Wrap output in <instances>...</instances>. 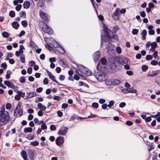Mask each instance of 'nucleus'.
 <instances>
[{
  "instance_id": "nucleus-1",
  "label": "nucleus",
  "mask_w": 160,
  "mask_h": 160,
  "mask_svg": "<svg viewBox=\"0 0 160 160\" xmlns=\"http://www.w3.org/2000/svg\"><path fill=\"white\" fill-rule=\"evenodd\" d=\"M11 117L9 113L0 114V127L4 125L7 124L11 120Z\"/></svg>"
},
{
  "instance_id": "nucleus-2",
  "label": "nucleus",
  "mask_w": 160,
  "mask_h": 160,
  "mask_svg": "<svg viewBox=\"0 0 160 160\" xmlns=\"http://www.w3.org/2000/svg\"><path fill=\"white\" fill-rule=\"evenodd\" d=\"M103 30L105 33L104 37L106 38V39L104 40L105 42H108L110 39L113 42H116L118 41V36L116 35L113 34L112 37L110 36L107 28H104Z\"/></svg>"
},
{
  "instance_id": "nucleus-3",
  "label": "nucleus",
  "mask_w": 160,
  "mask_h": 160,
  "mask_svg": "<svg viewBox=\"0 0 160 160\" xmlns=\"http://www.w3.org/2000/svg\"><path fill=\"white\" fill-rule=\"evenodd\" d=\"M39 27L45 33L51 34L52 32L51 29L43 21H41L39 23Z\"/></svg>"
},
{
  "instance_id": "nucleus-4",
  "label": "nucleus",
  "mask_w": 160,
  "mask_h": 160,
  "mask_svg": "<svg viewBox=\"0 0 160 160\" xmlns=\"http://www.w3.org/2000/svg\"><path fill=\"white\" fill-rule=\"evenodd\" d=\"M78 68L79 71L81 73L84 74L87 76H90L92 74V72L90 70L84 67L82 65L79 66Z\"/></svg>"
},
{
  "instance_id": "nucleus-5",
  "label": "nucleus",
  "mask_w": 160,
  "mask_h": 160,
  "mask_svg": "<svg viewBox=\"0 0 160 160\" xmlns=\"http://www.w3.org/2000/svg\"><path fill=\"white\" fill-rule=\"evenodd\" d=\"M20 107L21 105L20 104V102H19L14 111V116L17 117L18 114L19 117L22 115L23 114V110L22 109H20Z\"/></svg>"
},
{
  "instance_id": "nucleus-6",
  "label": "nucleus",
  "mask_w": 160,
  "mask_h": 160,
  "mask_svg": "<svg viewBox=\"0 0 160 160\" xmlns=\"http://www.w3.org/2000/svg\"><path fill=\"white\" fill-rule=\"evenodd\" d=\"M106 84L108 85H118L120 84V81L118 79H109L105 81Z\"/></svg>"
},
{
  "instance_id": "nucleus-7",
  "label": "nucleus",
  "mask_w": 160,
  "mask_h": 160,
  "mask_svg": "<svg viewBox=\"0 0 160 160\" xmlns=\"http://www.w3.org/2000/svg\"><path fill=\"white\" fill-rule=\"evenodd\" d=\"M94 76L100 82L103 81L105 78L104 74L100 72H95L94 73Z\"/></svg>"
},
{
  "instance_id": "nucleus-8",
  "label": "nucleus",
  "mask_w": 160,
  "mask_h": 160,
  "mask_svg": "<svg viewBox=\"0 0 160 160\" xmlns=\"http://www.w3.org/2000/svg\"><path fill=\"white\" fill-rule=\"evenodd\" d=\"M39 14L41 18L44 21L46 22H48L49 21L50 17L47 14L40 10L39 11Z\"/></svg>"
},
{
  "instance_id": "nucleus-9",
  "label": "nucleus",
  "mask_w": 160,
  "mask_h": 160,
  "mask_svg": "<svg viewBox=\"0 0 160 160\" xmlns=\"http://www.w3.org/2000/svg\"><path fill=\"white\" fill-rule=\"evenodd\" d=\"M64 138L59 136L56 140V143L58 146H60L64 142Z\"/></svg>"
},
{
  "instance_id": "nucleus-10",
  "label": "nucleus",
  "mask_w": 160,
  "mask_h": 160,
  "mask_svg": "<svg viewBox=\"0 0 160 160\" xmlns=\"http://www.w3.org/2000/svg\"><path fill=\"white\" fill-rule=\"evenodd\" d=\"M68 128L67 127H63L60 129L58 132L59 135H64L67 132Z\"/></svg>"
},
{
  "instance_id": "nucleus-11",
  "label": "nucleus",
  "mask_w": 160,
  "mask_h": 160,
  "mask_svg": "<svg viewBox=\"0 0 160 160\" xmlns=\"http://www.w3.org/2000/svg\"><path fill=\"white\" fill-rule=\"evenodd\" d=\"M129 61V60L128 58L122 57L120 59L119 62L120 64L123 65L124 64H128Z\"/></svg>"
},
{
  "instance_id": "nucleus-12",
  "label": "nucleus",
  "mask_w": 160,
  "mask_h": 160,
  "mask_svg": "<svg viewBox=\"0 0 160 160\" xmlns=\"http://www.w3.org/2000/svg\"><path fill=\"white\" fill-rule=\"evenodd\" d=\"M28 155L31 160H34L35 156L34 154L33 150L29 149L28 152Z\"/></svg>"
},
{
  "instance_id": "nucleus-13",
  "label": "nucleus",
  "mask_w": 160,
  "mask_h": 160,
  "mask_svg": "<svg viewBox=\"0 0 160 160\" xmlns=\"http://www.w3.org/2000/svg\"><path fill=\"white\" fill-rule=\"evenodd\" d=\"M100 57V53L99 51H97L93 54V58L95 62H97Z\"/></svg>"
},
{
  "instance_id": "nucleus-14",
  "label": "nucleus",
  "mask_w": 160,
  "mask_h": 160,
  "mask_svg": "<svg viewBox=\"0 0 160 160\" xmlns=\"http://www.w3.org/2000/svg\"><path fill=\"white\" fill-rule=\"evenodd\" d=\"M118 14L120 15V13H119V9L118 8L112 14V17L115 20H118L119 19Z\"/></svg>"
},
{
  "instance_id": "nucleus-15",
  "label": "nucleus",
  "mask_w": 160,
  "mask_h": 160,
  "mask_svg": "<svg viewBox=\"0 0 160 160\" xmlns=\"http://www.w3.org/2000/svg\"><path fill=\"white\" fill-rule=\"evenodd\" d=\"M112 46L113 45L112 44L108 43L106 47V48L108 49V52L110 55H112V53H111L110 52H112L113 51V50L112 48Z\"/></svg>"
},
{
  "instance_id": "nucleus-16",
  "label": "nucleus",
  "mask_w": 160,
  "mask_h": 160,
  "mask_svg": "<svg viewBox=\"0 0 160 160\" xmlns=\"http://www.w3.org/2000/svg\"><path fill=\"white\" fill-rule=\"evenodd\" d=\"M47 73L48 74L50 78L53 81L56 82L58 84L59 83L55 79V77L50 72L47 71Z\"/></svg>"
},
{
  "instance_id": "nucleus-17",
  "label": "nucleus",
  "mask_w": 160,
  "mask_h": 160,
  "mask_svg": "<svg viewBox=\"0 0 160 160\" xmlns=\"http://www.w3.org/2000/svg\"><path fill=\"white\" fill-rule=\"evenodd\" d=\"M4 83L8 87L11 88H15V85L8 81H4Z\"/></svg>"
},
{
  "instance_id": "nucleus-18",
  "label": "nucleus",
  "mask_w": 160,
  "mask_h": 160,
  "mask_svg": "<svg viewBox=\"0 0 160 160\" xmlns=\"http://www.w3.org/2000/svg\"><path fill=\"white\" fill-rule=\"evenodd\" d=\"M26 95L27 98H30L33 97L34 96H35L36 95V93L35 92H27L26 93Z\"/></svg>"
},
{
  "instance_id": "nucleus-19",
  "label": "nucleus",
  "mask_w": 160,
  "mask_h": 160,
  "mask_svg": "<svg viewBox=\"0 0 160 160\" xmlns=\"http://www.w3.org/2000/svg\"><path fill=\"white\" fill-rule=\"evenodd\" d=\"M21 154L24 160H27V155L25 151H22L21 152Z\"/></svg>"
},
{
  "instance_id": "nucleus-20",
  "label": "nucleus",
  "mask_w": 160,
  "mask_h": 160,
  "mask_svg": "<svg viewBox=\"0 0 160 160\" xmlns=\"http://www.w3.org/2000/svg\"><path fill=\"white\" fill-rule=\"evenodd\" d=\"M30 6V3L29 1H26L24 2L23 4V7L24 8H28Z\"/></svg>"
},
{
  "instance_id": "nucleus-21",
  "label": "nucleus",
  "mask_w": 160,
  "mask_h": 160,
  "mask_svg": "<svg viewBox=\"0 0 160 160\" xmlns=\"http://www.w3.org/2000/svg\"><path fill=\"white\" fill-rule=\"evenodd\" d=\"M38 107L40 109L41 111H44L46 109V108L44 105H43L41 103H38Z\"/></svg>"
},
{
  "instance_id": "nucleus-22",
  "label": "nucleus",
  "mask_w": 160,
  "mask_h": 160,
  "mask_svg": "<svg viewBox=\"0 0 160 160\" xmlns=\"http://www.w3.org/2000/svg\"><path fill=\"white\" fill-rule=\"evenodd\" d=\"M12 25L13 27L16 29H18L19 27V24L16 21L13 22Z\"/></svg>"
},
{
  "instance_id": "nucleus-23",
  "label": "nucleus",
  "mask_w": 160,
  "mask_h": 160,
  "mask_svg": "<svg viewBox=\"0 0 160 160\" xmlns=\"http://www.w3.org/2000/svg\"><path fill=\"white\" fill-rule=\"evenodd\" d=\"M142 35V39L143 40H145L146 39V36L147 35V31L145 29L142 30L141 33Z\"/></svg>"
},
{
  "instance_id": "nucleus-24",
  "label": "nucleus",
  "mask_w": 160,
  "mask_h": 160,
  "mask_svg": "<svg viewBox=\"0 0 160 160\" xmlns=\"http://www.w3.org/2000/svg\"><path fill=\"white\" fill-rule=\"evenodd\" d=\"M45 0H39L38 4L40 7H43L45 5Z\"/></svg>"
},
{
  "instance_id": "nucleus-25",
  "label": "nucleus",
  "mask_w": 160,
  "mask_h": 160,
  "mask_svg": "<svg viewBox=\"0 0 160 160\" xmlns=\"http://www.w3.org/2000/svg\"><path fill=\"white\" fill-rule=\"evenodd\" d=\"M32 128L31 127L25 128L24 130V132L25 133L31 132L32 131Z\"/></svg>"
},
{
  "instance_id": "nucleus-26",
  "label": "nucleus",
  "mask_w": 160,
  "mask_h": 160,
  "mask_svg": "<svg viewBox=\"0 0 160 160\" xmlns=\"http://www.w3.org/2000/svg\"><path fill=\"white\" fill-rule=\"evenodd\" d=\"M16 93L17 94H19L20 97H24L25 95V92H22V91H20L19 90H17L16 91Z\"/></svg>"
},
{
  "instance_id": "nucleus-27",
  "label": "nucleus",
  "mask_w": 160,
  "mask_h": 160,
  "mask_svg": "<svg viewBox=\"0 0 160 160\" xmlns=\"http://www.w3.org/2000/svg\"><path fill=\"white\" fill-rule=\"evenodd\" d=\"M12 73V72L10 70H8L7 72V74L6 75V78L7 79H9L10 77V74Z\"/></svg>"
},
{
  "instance_id": "nucleus-28",
  "label": "nucleus",
  "mask_w": 160,
  "mask_h": 160,
  "mask_svg": "<svg viewBox=\"0 0 160 160\" xmlns=\"http://www.w3.org/2000/svg\"><path fill=\"white\" fill-rule=\"evenodd\" d=\"M20 61L23 63L25 62V57L24 54L21 55L20 57Z\"/></svg>"
},
{
  "instance_id": "nucleus-29",
  "label": "nucleus",
  "mask_w": 160,
  "mask_h": 160,
  "mask_svg": "<svg viewBox=\"0 0 160 160\" xmlns=\"http://www.w3.org/2000/svg\"><path fill=\"white\" fill-rule=\"evenodd\" d=\"M72 119H74L75 118H77L78 119H82V118L84 119L85 118H82L81 117H79L76 114H74L72 116Z\"/></svg>"
},
{
  "instance_id": "nucleus-30",
  "label": "nucleus",
  "mask_w": 160,
  "mask_h": 160,
  "mask_svg": "<svg viewBox=\"0 0 160 160\" xmlns=\"http://www.w3.org/2000/svg\"><path fill=\"white\" fill-rule=\"evenodd\" d=\"M129 92L130 93H136L137 92V91L133 88H131L129 89Z\"/></svg>"
},
{
  "instance_id": "nucleus-31",
  "label": "nucleus",
  "mask_w": 160,
  "mask_h": 160,
  "mask_svg": "<svg viewBox=\"0 0 160 160\" xmlns=\"http://www.w3.org/2000/svg\"><path fill=\"white\" fill-rule=\"evenodd\" d=\"M100 62L103 65H105L107 62V60L105 58H102L101 59Z\"/></svg>"
},
{
  "instance_id": "nucleus-32",
  "label": "nucleus",
  "mask_w": 160,
  "mask_h": 160,
  "mask_svg": "<svg viewBox=\"0 0 160 160\" xmlns=\"http://www.w3.org/2000/svg\"><path fill=\"white\" fill-rule=\"evenodd\" d=\"M46 47L50 51H53V48L48 43H47L45 45Z\"/></svg>"
},
{
  "instance_id": "nucleus-33",
  "label": "nucleus",
  "mask_w": 160,
  "mask_h": 160,
  "mask_svg": "<svg viewBox=\"0 0 160 160\" xmlns=\"http://www.w3.org/2000/svg\"><path fill=\"white\" fill-rule=\"evenodd\" d=\"M148 67L145 65H143L142 67V69L143 72H145L148 69Z\"/></svg>"
},
{
  "instance_id": "nucleus-34",
  "label": "nucleus",
  "mask_w": 160,
  "mask_h": 160,
  "mask_svg": "<svg viewBox=\"0 0 160 160\" xmlns=\"http://www.w3.org/2000/svg\"><path fill=\"white\" fill-rule=\"evenodd\" d=\"M19 79V82L22 83H24L25 82V78L24 76L21 77Z\"/></svg>"
},
{
  "instance_id": "nucleus-35",
  "label": "nucleus",
  "mask_w": 160,
  "mask_h": 160,
  "mask_svg": "<svg viewBox=\"0 0 160 160\" xmlns=\"http://www.w3.org/2000/svg\"><path fill=\"white\" fill-rule=\"evenodd\" d=\"M152 48L155 49L157 46V44L155 42H152L151 44Z\"/></svg>"
},
{
  "instance_id": "nucleus-36",
  "label": "nucleus",
  "mask_w": 160,
  "mask_h": 160,
  "mask_svg": "<svg viewBox=\"0 0 160 160\" xmlns=\"http://www.w3.org/2000/svg\"><path fill=\"white\" fill-rule=\"evenodd\" d=\"M2 36L3 37L7 38L9 36L8 33L6 32H4L2 33Z\"/></svg>"
},
{
  "instance_id": "nucleus-37",
  "label": "nucleus",
  "mask_w": 160,
  "mask_h": 160,
  "mask_svg": "<svg viewBox=\"0 0 160 160\" xmlns=\"http://www.w3.org/2000/svg\"><path fill=\"white\" fill-rule=\"evenodd\" d=\"M114 102L113 100L110 101L109 102V104L108 105V107L110 108L112 106H113L114 105Z\"/></svg>"
},
{
  "instance_id": "nucleus-38",
  "label": "nucleus",
  "mask_w": 160,
  "mask_h": 160,
  "mask_svg": "<svg viewBox=\"0 0 160 160\" xmlns=\"http://www.w3.org/2000/svg\"><path fill=\"white\" fill-rule=\"evenodd\" d=\"M9 15L11 17H14L15 15V12L13 11H11L9 12Z\"/></svg>"
},
{
  "instance_id": "nucleus-39",
  "label": "nucleus",
  "mask_w": 160,
  "mask_h": 160,
  "mask_svg": "<svg viewBox=\"0 0 160 160\" xmlns=\"http://www.w3.org/2000/svg\"><path fill=\"white\" fill-rule=\"evenodd\" d=\"M92 106L96 109L98 108V104L97 102H93L92 104Z\"/></svg>"
},
{
  "instance_id": "nucleus-40",
  "label": "nucleus",
  "mask_w": 160,
  "mask_h": 160,
  "mask_svg": "<svg viewBox=\"0 0 160 160\" xmlns=\"http://www.w3.org/2000/svg\"><path fill=\"white\" fill-rule=\"evenodd\" d=\"M22 7V6L20 4L18 5L16 7V10L18 11H19L21 9Z\"/></svg>"
},
{
  "instance_id": "nucleus-41",
  "label": "nucleus",
  "mask_w": 160,
  "mask_h": 160,
  "mask_svg": "<svg viewBox=\"0 0 160 160\" xmlns=\"http://www.w3.org/2000/svg\"><path fill=\"white\" fill-rule=\"evenodd\" d=\"M153 58L152 56L150 55H147L146 57V59L147 60H152Z\"/></svg>"
},
{
  "instance_id": "nucleus-42",
  "label": "nucleus",
  "mask_w": 160,
  "mask_h": 160,
  "mask_svg": "<svg viewBox=\"0 0 160 160\" xmlns=\"http://www.w3.org/2000/svg\"><path fill=\"white\" fill-rule=\"evenodd\" d=\"M125 123L127 125L130 126L132 125L133 123L132 121L128 120Z\"/></svg>"
},
{
  "instance_id": "nucleus-43",
  "label": "nucleus",
  "mask_w": 160,
  "mask_h": 160,
  "mask_svg": "<svg viewBox=\"0 0 160 160\" xmlns=\"http://www.w3.org/2000/svg\"><path fill=\"white\" fill-rule=\"evenodd\" d=\"M106 39V38H105L104 36L103 37L102 35H101V45L102 46L103 45V41H104V40Z\"/></svg>"
},
{
  "instance_id": "nucleus-44",
  "label": "nucleus",
  "mask_w": 160,
  "mask_h": 160,
  "mask_svg": "<svg viewBox=\"0 0 160 160\" xmlns=\"http://www.w3.org/2000/svg\"><path fill=\"white\" fill-rule=\"evenodd\" d=\"M22 25L24 27L27 26L28 25V23L26 21H22L21 22Z\"/></svg>"
},
{
  "instance_id": "nucleus-45",
  "label": "nucleus",
  "mask_w": 160,
  "mask_h": 160,
  "mask_svg": "<svg viewBox=\"0 0 160 160\" xmlns=\"http://www.w3.org/2000/svg\"><path fill=\"white\" fill-rule=\"evenodd\" d=\"M138 32V30L136 29H134L132 30V34L133 35L137 34Z\"/></svg>"
},
{
  "instance_id": "nucleus-46",
  "label": "nucleus",
  "mask_w": 160,
  "mask_h": 160,
  "mask_svg": "<svg viewBox=\"0 0 160 160\" xmlns=\"http://www.w3.org/2000/svg\"><path fill=\"white\" fill-rule=\"evenodd\" d=\"M116 50L117 52L118 53H120L122 52V50L121 48L119 47H118L116 48Z\"/></svg>"
},
{
  "instance_id": "nucleus-47",
  "label": "nucleus",
  "mask_w": 160,
  "mask_h": 160,
  "mask_svg": "<svg viewBox=\"0 0 160 160\" xmlns=\"http://www.w3.org/2000/svg\"><path fill=\"white\" fill-rule=\"evenodd\" d=\"M31 144L33 146H37L39 144V143L37 141H35L31 142Z\"/></svg>"
},
{
  "instance_id": "nucleus-48",
  "label": "nucleus",
  "mask_w": 160,
  "mask_h": 160,
  "mask_svg": "<svg viewBox=\"0 0 160 160\" xmlns=\"http://www.w3.org/2000/svg\"><path fill=\"white\" fill-rule=\"evenodd\" d=\"M68 105L66 103H63L62 106V108L64 109L66 108H68Z\"/></svg>"
},
{
  "instance_id": "nucleus-49",
  "label": "nucleus",
  "mask_w": 160,
  "mask_h": 160,
  "mask_svg": "<svg viewBox=\"0 0 160 160\" xmlns=\"http://www.w3.org/2000/svg\"><path fill=\"white\" fill-rule=\"evenodd\" d=\"M158 63V62L154 60H152L151 62V64L152 65H156Z\"/></svg>"
},
{
  "instance_id": "nucleus-50",
  "label": "nucleus",
  "mask_w": 160,
  "mask_h": 160,
  "mask_svg": "<svg viewBox=\"0 0 160 160\" xmlns=\"http://www.w3.org/2000/svg\"><path fill=\"white\" fill-rule=\"evenodd\" d=\"M43 90V88L42 87H40L37 88L36 90V91L38 93H40L42 92Z\"/></svg>"
},
{
  "instance_id": "nucleus-51",
  "label": "nucleus",
  "mask_w": 160,
  "mask_h": 160,
  "mask_svg": "<svg viewBox=\"0 0 160 160\" xmlns=\"http://www.w3.org/2000/svg\"><path fill=\"white\" fill-rule=\"evenodd\" d=\"M126 105V103L125 102H122L119 104V106L121 108H123Z\"/></svg>"
},
{
  "instance_id": "nucleus-52",
  "label": "nucleus",
  "mask_w": 160,
  "mask_h": 160,
  "mask_svg": "<svg viewBox=\"0 0 160 160\" xmlns=\"http://www.w3.org/2000/svg\"><path fill=\"white\" fill-rule=\"evenodd\" d=\"M41 128L43 130L46 129L47 128V126L45 123L44 124H42L41 125Z\"/></svg>"
},
{
  "instance_id": "nucleus-53",
  "label": "nucleus",
  "mask_w": 160,
  "mask_h": 160,
  "mask_svg": "<svg viewBox=\"0 0 160 160\" xmlns=\"http://www.w3.org/2000/svg\"><path fill=\"white\" fill-rule=\"evenodd\" d=\"M15 99L16 100L18 101L20 99V96L19 94H18L15 95Z\"/></svg>"
},
{
  "instance_id": "nucleus-54",
  "label": "nucleus",
  "mask_w": 160,
  "mask_h": 160,
  "mask_svg": "<svg viewBox=\"0 0 160 160\" xmlns=\"http://www.w3.org/2000/svg\"><path fill=\"white\" fill-rule=\"evenodd\" d=\"M58 116L59 117H61L63 115V113L60 111H58L57 112Z\"/></svg>"
},
{
  "instance_id": "nucleus-55",
  "label": "nucleus",
  "mask_w": 160,
  "mask_h": 160,
  "mask_svg": "<svg viewBox=\"0 0 160 160\" xmlns=\"http://www.w3.org/2000/svg\"><path fill=\"white\" fill-rule=\"evenodd\" d=\"M155 33V32L153 30H150L148 31V34L150 35H153Z\"/></svg>"
},
{
  "instance_id": "nucleus-56",
  "label": "nucleus",
  "mask_w": 160,
  "mask_h": 160,
  "mask_svg": "<svg viewBox=\"0 0 160 160\" xmlns=\"http://www.w3.org/2000/svg\"><path fill=\"white\" fill-rule=\"evenodd\" d=\"M1 67L3 68V69H6L7 67V65L6 63H2L1 64Z\"/></svg>"
},
{
  "instance_id": "nucleus-57",
  "label": "nucleus",
  "mask_w": 160,
  "mask_h": 160,
  "mask_svg": "<svg viewBox=\"0 0 160 160\" xmlns=\"http://www.w3.org/2000/svg\"><path fill=\"white\" fill-rule=\"evenodd\" d=\"M6 107L7 109H10L11 108V105L10 103H8L6 104Z\"/></svg>"
},
{
  "instance_id": "nucleus-58",
  "label": "nucleus",
  "mask_w": 160,
  "mask_h": 160,
  "mask_svg": "<svg viewBox=\"0 0 160 160\" xmlns=\"http://www.w3.org/2000/svg\"><path fill=\"white\" fill-rule=\"evenodd\" d=\"M50 129L52 131H54L56 130V127L54 125H51L50 126Z\"/></svg>"
},
{
  "instance_id": "nucleus-59",
  "label": "nucleus",
  "mask_w": 160,
  "mask_h": 160,
  "mask_svg": "<svg viewBox=\"0 0 160 160\" xmlns=\"http://www.w3.org/2000/svg\"><path fill=\"white\" fill-rule=\"evenodd\" d=\"M65 78V77L64 75H61L59 76V79L61 81L63 80Z\"/></svg>"
},
{
  "instance_id": "nucleus-60",
  "label": "nucleus",
  "mask_w": 160,
  "mask_h": 160,
  "mask_svg": "<svg viewBox=\"0 0 160 160\" xmlns=\"http://www.w3.org/2000/svg\"><path fill=\"white\" fill-rule=\"evenodd\" d=\"M48 80L47 78H45L44 79L43 83L44 84L47 85L48 84Z\"/></svg>"
},
{
  "instance_id": "nucleus-61",
  "label": "nucleus",
  "mask_w": 160,
  "mask_h": 160,
  "mask_svg": "<svg viewBox=\"0 0 160 160\" xmlns=\"http://www.w3.org/2000/svg\"><path fill=\"white\" fill-rule=\"evenodd\" d=\"M20 16L21 17H22L23 16H24V18L26 17V13L25 12L22 11L21 12H20Z\"/></svg>"
},
{
  "instance_id": "nucleus-62",
  "label": "nucleus",
  "mask_w": 160,
  "mask_h": 160,
  "mask_svg": "<svg viewBox=\"0 0 160 160\" xmlns=\"http://www.w3.org/2000/svg\"><path fill=\"white\" fill-rule=\"evenodd\" d=\"M156 82L159 85L160 84V77H158L157 78Z\"/></svg>"
},
{
  "instance_id": "nucleus-63",
  "label": "nucleus",
  "mask_w": 160,
  "mask_h": 160,
  "mask_svg": "<svg viewBox=\"0 0 160 160\" xmlns=\"http://www.w3.org/2000/svg\"><path fill=\"white\" fill-rule=\"evenodd\" d=\"M56 58L54 57L50 58L49 59V61L51 63H52V62H55L56 61Z\"/></svg>"
},
{
  "instance_id": "nucleus-64",
  "label": "nucleus",
  "mask_w": 160,
  "mask_h": 160,
  "mask_svg": "<svg viewBox=\"0 0 160 160\" xmlns=\"http://www.w3.org/2000/svg\"><path fill=\"white\" fill-rule=\"evenodd\" d=\"M29 64H30V66L32 67L35 65V62L33 61H31L29 62Z\"/></svg>"
}]
</instances>
